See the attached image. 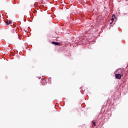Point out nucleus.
<instances>
[{
    "label": "nucleus",
    "instance_id": "obj_1",
    "mask_svg": "<svg viewBox=\"0 0 128 128\" xmlns=\"http://www.w3.org/2000/svg\"><path fill=\"white\" fill-rule=\"evenodd\" d=\"M115 78H117V80H120L122 78V76L120 74H117L115 76Z\"/></svg>",
    "mask_w": 128,
    "mask_h": 128
},
{
    "label": "nucleus",
    "instance_id": "obj_2",
    "mask_svg": "<svg viewBox=\"0 0 128 128\" xmlns=\"http://www.w3.org/2000/svg\"><path fill=\"white\" fill-rule=\"evenodd\" d=\"M52 44H54L55 46H60V43L58 42H52Z\"/></svg>",
    "mask_w": 128,
    "mask_h": 128
},
{
    "label": "nucleus",
    "instance_id": "obj_3",
    "mask_svg": "<svg viewBox=\"0 0 128 128\" xmlns=\"http://www.w3.org/2000/svg\"><path fill=\"white\" fill-rule=\"evenodd\" d=\"M121 76H124L126 74L124 70H122L120 74Z\"/></svg>",
    "mask_w": 128,
    "mask_h": 128
},
{
    "label": "nucleus",
    "instance_id": "obj_4",
    "mask_svg": "<svg viewBox=\"0 0 128 128\" xmlns=\"http://www.w3.org/2000/svg\"><path fill=\"white\" fill-rule=\"evenodd\" d=\"M10 32H12V34H14L16 32V30H14V28H12L10 30Z\"/></svg>",
    "mask_w": 128,
    "mask_h": 128
},
{
    "label": "nucleus",
    "instance_id": "obj_5",
    "mask_svg": "<svg viewBox=\"0 0 128 128\" xmlns=\"http://www.w3.org/2000/svg\"><path fill=\"white\" fill-rule=\"evenodd\" d=\"M6 24L7 25L8 24H12V21H10V20H9V22L8 21H6Z\"/></svg>",
    "mask_w": 128,
    "mask_h": 128
},
{
    "label": "nucleus",
    "instance_id": "obj_6",
    "mask_svg": "<svg viewBox=\"0 0 128 128\" xmlns=\"http://www.w3.org/2000/svg\"><path fill=\"white\" fill-rule=\"evenodd\" d=\"M94 126H96V122H93V124L92 125V128H94Z\"/></svg>",
    "mask_w": 128,
    "mask_h": 128
},
{
    "label": "nucleus",
    "instance_id": "obj_7",
    "mask_svg": "<svg viewBox=\"0 0 128 128\" xmlns=\"http://www.w3.org/2000/svg\"><path fill=\"white\" fill-rule=\"evenodd\" d=\"M112 18H116V15L113 14Z\"/></svg>",
    "mask_w": 128,
    "mask_h": 128
},
{
    "label": "nucleus",
    "instance_id": "obj_8",
    "mask_svg": "<svg viewBox=\"0 0 128 128\" xmlns=\"http://www.w3.org/2000/svg\"><path fill=\"white\" fill-rule=\"evenodd\" d=\"M111 20L112 22H114V18H111Z\"/></svg>",
    "mask_w": 128,
    "mask_h": 128
}]
</instances>
